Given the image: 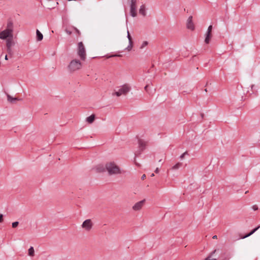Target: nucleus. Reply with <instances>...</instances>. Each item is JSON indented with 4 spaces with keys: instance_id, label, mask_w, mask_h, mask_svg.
I'll return each mask as SVG.
<instances>
[{
    "instance_id": "nucleus-5",
    "label": "nucleus",
    "mask_w": 260,
    "mask_h": 260,
    "mask_svg": "<svg viewBox=\"0 0 260 260\" xmlns=\"http://www.w3.org/2000/svg\"><path fill=\"white\" fill-rule=\"evenodd\" d=\"M129 90L130 87L127 85H124L115 92V94L119 96L122 94H126Z\"/></svg>"
},
{
    "instance_id": "nucleus-20",
    "label": "nucleus",
    "mask_w": 260,
    "mask_h": 260,
    "mask_svg": "<svg viewBox=\"0 0 260 260\" xmlns=\"http://www.w3.org/2000/svg\"><path fill=\"white\" fill-rule=\"evenodd\" d=\"M34 254H35L34 249L33 247L31 246L28 249V254L30 256H34Z\"/></svg>"
},
{
    "instance_id": "nucleus-27",
    "label": "nucleus",
    "mask_w": 260,
    "mask_h": 260,
    "mask_svg": "<svg viewBox=\"0 0 260 260\" xmlns=\"http://www.w3.org/2000/svg\"><path fill=\"white\" fill-rule=\"evenodd\" d=\"M127 38L128 39L129 42H133L132 38V37H131V36L128 30H127Z\"/></svg>"
},
{
    "instance_id": "nucleus-24",
    "label": "nucleus",
    "mask_w": 260,
    "mask_h": 260,
    "mask_svg": "<svg viewBox=\"0 0 260 260\" xmlns=\"http://www.w3.org/2000/svg\"><path fill=\"white\" fill-rule=\"evenodd\" d=\"M216 250H214L213 251H212L211 253L207 258H205V260H217L216 258H210L211 255H213L216 252Z\"/></svg>"
},
{
    "instance_id": "nucleus-19",
    "label": "nucleus",
    "mask_w": 260,
    "mask_h": 260,
    "mask_svg": "<svg viewBox=\"0 0 260 260\" xmlns=\"http://www.w3.org/2000/svg\"><path fill=\"white\" fill-rule=\"evenodd\" d=\"M96 170L98 172H103L106 170V167H104L103 166H98L96 167Z\"/></svg>"
},
{
    "instance_id": "nucleus-28",
    "label": "nucleus",
    "mask_w": 260,
    "mask_h": 260,
    "mask_svg": "<svg viewBox=\"0 0 260 260\" xmlns=\"http://www.w3.org/2000/svg\"><path fill=\"white\" fill-rule=\"evenodd\" d=\"M18 224H19V222L18 221L14 222L12 224V228H16L18 225Z\"/></svg>"
},
{
    "instance_id": "nucleus-1",
    "label": "nucleus",
    "mask_w": 260,
    "mask_h": 260,
    "mask_svg": "<svg viewBox=\"0 0 260 260\" xmlns=\"http://www.w3.org/2000/svg\"><path fill=\"white\" fill-rule=\"evenodd\" d=\"M106 170L110 175L121 174L119 167L114 162H109L106 164Z\"/></svg>"
},
{
    "instance_id": "nucleus-2",
    "label": "nucleus",
    "mask_w": 260,
    "mask_h": 260,
    "mask_svg": "<svg viewBox=\"0 0 260 260\" xmlns=\"http://www.w3.org/2000/svg\"><path fill=\"white\" fill-rule=\"evenodd\" d=\"M82 68V63L78 59H73L71 61L68 66V69L70 72H74Z\"/></svg>"
},
{
    "instance_id": "nucleus-34",
    "label": "nucleus",
    "mask_w": 260,
    "mask_h": 260,
    "mask_svg": "<svg viewBox=\"0 0 260 260\" xmlns=\"http://www.w3.org/2000/svg\"><path fill=\"white\" fill-rule=\"evenodd\" d=\"M252 208L254 211H256V210H258V207H257V205H256L252 206Z\"/></svg>"
},
{
    "instance_id": "nucleus-4",
    "label": "nucleus",
    "mask_w": 260,
    "mask_h": 260,
    "mask_svg": "<svg viewBox=\"0 0 260 260\" xmlns=\"http://www.w3.org/2000/svg\"><path fill=\"white\" fill-rule=\"evenodd\" d=\"M93 225V222L91 220L88 219L83 221L82 224V228L85 231L89 232L91 230Z\"/></svg>"
},
{
    "instance_id": "nucleus-36",
    "label": "nucleus",
    "mask_w": 260,
    "mask_h": 260,
    "mask_svg": "<svg viewBox=\"0 0 260 260\" xmlns=\"http://www.w3.org/2000/svg\"><path fill=\"white\" fill-rule=\"evenodd\" d=\"M148 87H149V85H146L145 86V87H144L145 90H146V91H147V92H148Z\"/></svg>"
},
{
    "instance_id": "nucleus-31",
    "label": "nucleus",
    "mask_w": 260,
    "mask_h": 260,
    "mask_svg": "<svg viewBox=\"0 0 260 260\" xmlns=\"http://www.w3.org/2000/svg\"><path fill=\"white\" fill-rule=\"evenodd\" d=\"M65 31L67 32V34H68L69 35H71L72 33V31L68 29L67 28H66L65 29Z\"/></svg>"
},
{
    "instance_id": "nucleus-10",
    "label": "nucleus",
    "mask_w": 260,
    "mask_h": 260,
    "mask_svg": "<svg viewBox=\"0 0 260 260\" xmlns=\"http://www.w3.org/2000/svg\"><path fill=\"white\" fill-rule=\"evenodd\" d=\"M6 40L7 47H12V46L14 45L15 43L13 40V37H11Z\"/></svg>"
},
{
    "instance_id": "nucleus-39",
    "label": "nucleus",
    "mask_w": 260,
    "mask_h": 260,
    "mask_svg": "<svg viewBox=\"0 0 260 260\" xmlns=\"http://www.w3.org/2000/svg\"><path fill=\"white\" fill-rule=\"evenodd\" d=\"M213 239H215L217 238V236L216 235H214L212 237Z\"/></svg>"
},
{
    "instance_id": "nucleus-6",
    "label": "nucleus",
    "mask_w": 260,
    "mask_h": 260,
    "mask_svg": "<svg viewBox=\"0 0 260 260\" xmlns=\"http://www.w3.org/2000/svg\"><path fill=\"white\" fill-rule=\"evenodd\" d=\"M11 37H13V34L6 29L0 32V39L2 40L7 39Z\"/></svg>"
},
{
    "instance_id": "nucleus-18",
    "label": "nucleus",
    "mask_w": 260,
    "mask_h": 260,
    "mask_svg": "<svg viewBox=\"0 0 260 260\" xmlns=\"http://www.w3.org/2000/svg\"><path fill=\"white\" fill-rule=\"evenodd\" d=\"M136 9L137 8H135L130 7V14L133 17H135L137 16Z\"/></svg>"
},
{
    "instance_id": "nucleus-14",
    "label": "nucleus",
    "mask_w": 260,
    "mask_h": 260,
    "mask_svg": "<svg viewBox=\"0 0 260 260\" xmlns=\"http://www.w3.org/2000/svg\"><path fill=\"white\" fill-rule=\"evenodd\" d=\"M7 99H8V101L11 103H14L16 101H20L21 100V99H18L16 98H13L9 94L7 95Z\"/></svg>"
},
{
    "instance_id": "nucleus-41",
    "label": "nucleus",
    "mask_w": 260,
    "mask_h": 260,
    "mask_svg": "<svg viewBox=\"0 0 260 260\" xmlns=\"http://www.w3.org/2000/svg\"><path fill=\"white\" fill-rule=\"evenodd\" d=\"M204 116V114H203V113H201V116L202 118H203Z\"/></svg>"
},
{
    "instance_id": "nucleus-12",
    "label": "nucleus",
    "mask_w": 260,
    "mask_h": 260,
    "mask_svg": "<svg viewBox=\"0 0 260 260\" xmlns=\"http://www.w3.org/2000/svg\"><path fill=\"white\" fill-rule=\"evenodd\" d=\"M205 36V43L207 44H208L210 43V40L212 38V34L206 32Z\"/></svg>"
},
{
    "instance_id": "nucleus-23",
    "label": "nucleus",
    "mask_w": 260,
    "mask_h": 260,
    "mask_svg": "<svg viewBox=\"0 0 260 260\" xmlns=\"http://www.w3.org/2000/svg\"><path fill=\"white\" fill-rule=\"evenodd\" d=\"M7 51L10 57H12L13 55V51L11 47H7Z\"/></svg>"
},
{
    "instance_id": "nucleus-25",
    "label": "nucleus",
    "mask_w": 260,
    "mask_h": 260,
    "mask_svg": "<svg viewBox=\"0 0 260 260\" xmlns=\"http://www.w3.org/2000/svg\"><path fill=\"white\" fill-rule=\"evenodd\" d=\"M133 42H129V44L126 49H127L128 51H131L133 48Z\"/></svg>"
},
{
    "instance_id": "nucleus-13",
    "label": "nucleus",
    "mask_w": 260,
    "mask_h": 260,
    "mask_svg": "<svg viewBox=\"0 0 260 260\" xmlns=\"http://www.w3.org/2000/svg\"><path fill=\"white\" fill-rule=\"evenodd\" d=\"M139 13L143 16H145L146 15V8L144 5L141 6L139 9Z\"/></svg>"
},
{
    "instance_id": "nucleus-35",
    "label": "nucleus",
    "mask_w": 260,
    "mask_h": 260,
    "mask_svg": "<svg viewBox=\"0 0 260 260\" xmlns=\"http://www.w3.org/2000/svg\"><path fill=\"white\" fill-rule=\"evenodd\" d=\"M3 220V215L0 213V223H2Z\"/></svg>"
},
{
    "instance_id": "nucleus-32",
    "label": "nucleus",
    "mask_w": 260,
    "mask_h": 260,
    "mask_svg": "<svg viewBox=\"0 0 260 260\" xmlns=\"http://www.w3.org/2000/svg\"><path fill=\"white\" fill-rule=\"evenodd\" d=\"M187 154V151H186V152H185L184 153H183V154H181V156H180V158H181V159H183V158L184 157L185 155L186 154Z\"/></svg>"
},
{
    "instance_id": "nucleus-40",
    "label": "nucleus",
    "mask_w": 260,
    "mask_h": 260,
    "mask_svg": "<svg viewBox=\"0 0 260 260\" xmlns=\"http://www.w3.org/2000/svg\"><path fill=\"white\" fill-rule=\"evenodd\" d=\"M5 59L6 60H8V55H5Z\"/></svg>"
},
{
    "instance_id": "nucleus-45",
    "label": "nucleus",
    "mask_w": 260,
    "mask_h": 260,
    "mask_svg": "<svg viewBox=\"0 0 260 260\" xmlns=\"http://www.w3.org/2000/svg\"><path fill=\"white\" fill-rule=\"evenodd\" d=\"M205 91L207 92V89H205Z\"/></svg>"
},
{
    "instance_id": "nucleus-30",
    "label": "nucleus",
    "mask_w": 260,
    "mask_h": 260,
    "mask_svg": "<svg viewBox=\"0 0 260 260\" xmlns=\"http://www.w3.org/2000/svg\"><path fill=\"white\" fill-rule=\"evenodd\" d=\"M212 30V25H210L209 26L207 32L211 33Z\"/></svg>"
},
{
    "instance_id": "nucleus-22",
    "label": "nucleus",
    "mask_w": 260,
    "mask_h": 260,
    "mask_svg": "<svg viewBox=\"0 0 260 260\" xmlns=\"http://www.w3.org/2000/svg\"><path fill=\"white\" fill-rule=\"evenodd\" d=\"M136 4V0H131L130 7L137 8Z\"/></svg>"
},
{
    "instance_id": "nucleus-26",
    "label": "nucleus",
    "mask_w": 260,
    "mask_h": 260,
    "mask_svg": "<svg viewBox=\"0 0 260 260\" xmlns=\"http://www.w3.org/2000/svg\"><path fill=\"white\" fill-rule=\"evenodd\" d=\"M72 28L75 31V32L78 35V36H81V32L77 28H76V27L73 26H72Z\"/></svg>"
},
{
    "instance_id": "nucleus-37",
    "label": "nucleus",
    "mask_w": 260,
    "mask_h": 260,
    "mask_svg": "<svg viewBox=\"0 0 260 260\" xmlns=\"http://www.w3.org/2000/svg\"><path fill=\"white\" fill-rule=\"evenodd\" d=\"M146 178V175L145 174H143L141 177V179L142 180H144Z\"/></svg>"
},
{
    "instance_id": "nucleus-42",
    "label": "nucleus",
    "mask_w": 260,
    "mask_h": 260,
    "mask_svg": "<svg viewBox=\"0 0 260 260\" xmlns=\"http://www.w3.org/2000/svg\"><path fill=\"white\" fill-rule=\"evenodd\" d=\"M154 176V174L153 173H152V174L151 175V177H153V176Z\"/></svg>"
},
{
    "instance_id": "nucleus-15",
    "label": "nucleus",
    "mask_w": 260,
    "mask_h": 260,
    "mask_svg": "<svg viewBox=\"0 0 260 260\" xmlns=\"http://www.w3.org/2000/svg\"><path fill=\"white\" fill-rule=\"evenodd\" d=\"M36 34H37V41H42L43 38V36L42 34L38 29L37 30Z\"/></svg>"
},
{
    "instance_id": "nucleus-3",
    "label": "nucleus",
    "mask_w": 260,
    "mask_h": 260,
    "mask_svg": "<svg viewBox=\"0 0 260 260\" xmlns=\"http://www.w3.org/2000/svg\"><path fill=\"white\" fill-rule=\"evenodd\" d=\"M77 54L82 60H85L86 58L85 48L82 42L78 43Z\"/></svg>"
},
{
    "instance_id": "nucleus-43",
    "label": "nucleus",
    "mask_w": 260,
    "mask_h": 260,
    "mask_svg": "<svg viewBox=\"0 0 260 260\" xmlns=\"http://www.w3.org/2000/svg\"><path fill=\"white\" fill-rule=\"evenodd\" d=\"M248 191H246L245 192V193H248Z\"/></svg>"
},
{
    "instance_id": "nucleus-21",
    "label": "nucleus",
    "mask_w": 260,
    "mask_h": 260,
    "mask_svg": "<svg viewBox=\"0 0 260 260\" xmlns=\"http://www.w3.org/2000/svg\"><path fill=\"white\" fill-rule=\"evenodd\" d=\"M182 165V164L181 162H178L175 165L172 167V169L173 170H177L179 169L180 167H181Z\"/></svg>"
},
{
    "instance_id": "nucleus-7",
    "label": "nucleus",
    "mask_w": 260,
    "mask_h": 260,
    "mask_svg": "<svg viewBox=\"0 0 260 260\" xmlns=\"http://www.w3.org/2000/svg\"><path fill=\"white\" fill-rule=\"evenodd\" d=\"M186 27L189 29H190L191 30H194V25L192 22V16H190L188 17V18L187 20Z\"/></svg>"
},
{
    "instance_id": "nucleus-38",
    "label": "nucleus",
    "mask_w": 260,
    "mask_h": 260,
    "mask_svg": "<svg viewBox=\"0 0 260 260\" xmlns=\"http://www.w3.org/2000/svg\"><path fill=\"white\" fill-rule=\"evenodd\" d=\"M159 172V169L157 168L155 170V173H158Z\"/></svg>"
},
{
    "instance_id": "nucleus-11",
    "label": "nucleus",
    "mask_w": 260,
    "mask_h": 260,
    "mask_svg": "<svg viewBox=\"0 0 260 260\" xmlns=\"http://www.w3.org/2000/svg\"><path fill=\"white\" fill-rule=\"evenodd\" d=\"M260 226H258L257 227L254 228V229H253L250 233H248L247 234H246L245 235L243 236H242L241 237V239H244V238H246L250 236H251V235H252L254 233H255L259 228Z\"/></svg>"
},
{
    "instance_id": "nucleus-8",
    "label": "nucleus",
    "mask_w": 260,
    "mask_h": 260,
    "mask_svg": "<svg viewBox=\"0 0 260 260\" xmlns=\"http://www.w3.org/2000/svg\"><path fill=\"white\" fill-rule=\"evenodd\" d=\"M144 202L145 200L141 201L136 203L133 207V210L135 211L140 210L142 208V206H143Z\"/></svg>"
},
{
    "instance_id": "nucleus-33",
    "label": "nucleus",
    "mask_w": 260,
    "mask_h": 260,
    "mask_svg": "<svg viewBox=\"0 0 260 260\" xmlns=\"http://www.w3.org/2000/svg\"><path fill=\"white\" fill-rule=\"evenodd\" d=\"M121 56H122L121 54H114V55H111L109 57H121Z\"/></svg>"
},
{
    "instance_id": "nucleus-9",
    "label": "nucleus",
    "mask_w": 260,
    "mask_h": 260,
    "mask_svg": "<svg viewBox=\"0 0 260 260\" xmlns=\"http://www.w3.org/2000/svg\"><path fill=\"white\" fill-rule=\"evenodd\" d=\"M7 30H9L13 34V21L9 19L8 20L7 24V27L5 29Z\"/></svg>"
},
{
    "instance_id": "nucleus-17",
    "label": "nucleus",
    "mask_w": 260,
    "mask_h": 260,
    "mask_svg": "<svg viewBox=\"0 0 260 260\" xmlns=\"http://www.w3.org/2000/svg\"><path fill=\"white\" fill-rule=\"evenodd\" d=\"M138 142H139V145L140 147L141 148V150L143 151L145 148V146H146L145 142H144L142 140H139Z\"/></svg>"
},
{
    "instance_id": "nucleus-29",
    "label": "nucleus",
    "mask_w": 260,
    "mask_h": 260,
    "mask_svg": "<svg viewBox=\"0 0 260 260\" xmlns=\"http://www.w3.org/2000/svg\"><path fill=\"white\" fill-rule=\"evenodd\" d=\"M148 45V42L147 41H144L142 43V44L141 45V47H140V48L141 49H142L144 47H145V46H146L147 45Z\"/></svg>"
},
{
    "instance_id": "nucleus-44",
    "label": "nucleus",
    "mask_w": 260,
    "mask_h": 260,
    "mask_svg": "<svg viewBox=\"0 0 260 260\" xmlns=\"http://www.w3.org/2000/svg\"><path fill=\"white\" fill-rule=\"evenodd\" d=\"M136 164L137 166H140V165L137 164V163H136Z\"/></svg>"
},
{
    "instance_id": "nucleus-16",
    "label": "nucleus",
    "mask_w": 260,
    "mask_h": 260,
    "mask_svg": "<svg viewBox=\"0 0 260 260\" xmlns=\"http://www.w3.org/2000/svg\"><path fill=\"white\" fill-rule=\"evenodd\" d=\"M94 119L95 115L94 114H92L86 118V121L89 123H92L94 121Z\"/></svg>"
}]
</instances>
